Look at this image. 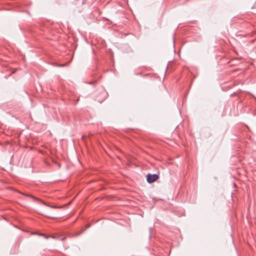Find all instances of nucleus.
Masks as SVG:
<instances>
[{
    "mask_svg": "<svg viewBox=\"0 0 256 256\" xmlns=\"http://www.w3.org/2000/svg\"><path fill=\"white\" fill-rule=\"evenodd\" d=\"M42 236L46 238H48V236H46L44 234H42Z\"/></svg>",
    "mask_w": 256,
    "mask_h": 256,
    "instance_id": "obj_3",
    "label": "nucleus"
},
{
    "mask_svg": "<svg viewBox=\"0 0 256 256\" xmlns=\"http://www.w3.org/2000/svg\"><path fill=\"white\" fill-rule=\"evenodd\" d=\"M44 204L46 206H50L48 205L47 204H46V203L44 202Z\"/></svg>",
    "mask_w": 256,
    "mask_h": 256,
    "instance_id": "obj_5",
    "label": "nucleus"
},
{
    "mask_svg": "<svg viewBox=\"0 0 256 256\" xmlns=\"http://www.w3.org/2000/svg\"><path fill=\"white\" fill-rule=\"evenodd\" d=\"M64 66V64L60 65V66Z\"/></svg>",
    "mask_w": 256,
    "mask_h": 256,
    "instance_id": "obj_7",
    "label": "nucleus"
},
{
    "mask_svg": "<svg viewBox=\"0 0 256 256\" xmlns=\"http://www.w3.org/2000/svg\"><path fill=\"white\" fill-rule=\"evenodd\" d=\"M159 178V176L158 174H148L146 176V180L148 182L149 184L152 183L158 180Z\"/></svg>",
    "mask_w": 256,
    "mask_h": 256,
    "instance_id": "obj_1",
    "label": "nucleus"
},
{
    "mask_svg": "<svg viewBox=\"0 0 256 256\" xmlns=\"http://www.w3.org/2000/svg\"><path fill=\"white\" fill-rule=\"evenodd\" d=\"M90 227V224H88L86 226V228H88Z\"/></svg>",
    "mask_w": 256,
    "mask_h": 256,
    "instance_id": "obj_4",
    "label": "nucleus"
},
{
    "mask_svg": "<svg viewBox=\"0 0 256 256\" xmlns=\"http://www.w3.org/2000/svg\"><path fill=\"white\" fill-rule=\"evenodd\" d=\"M31 198H34V197L32 196H30Z\"/></svg>",
    "mask_w": 256,
    "mask_h": 256,
    "instance_id": "obj_6",
    "label": "nucleus"
},
{
    "mask_svg": "<svg viewBox=\"0 0 256 256\" xmlns=\"http://www.w3.org/2000/svg\"><path fill=\"white\" fill-rule=\"evenodd\" d=\"M50 237L60 240H64L66 239V237L64 236L56 235L54 236H51Z\"/></svg>",
    "mask_w": 256,
    "mask_h": 256,
    "instance_id": "obj_2",
    "label": "nucleus"
}]
</instances>
